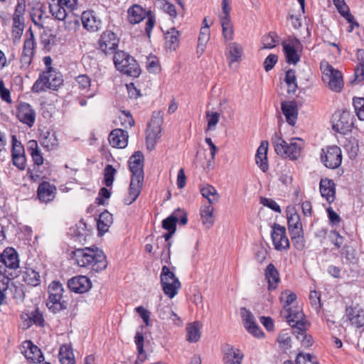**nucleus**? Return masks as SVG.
<instances>
[{"label": "nucleus", "mask_w": 364, "mask_h": 364, "mask_svg": "<svg viewBox=\"0 0 364 364\" xmlns=\"http://www.w3.org/2000/svg\"><path fill=\"white\" fill-rule=\"evenodd\" d=\"M63 80L60 73L57 72L53 68L40 74L38 78L32 86L33 92H41L47 89L57 90L63 84Z\"/></svg>", "instance_id": "7ed1b4c3"}, {"label": "nucleus", "mask_w": 364, "mask_h": 364, "mask_svg": "<svg viewBox=\"0 0 364 364\" xmlns=\"http://www.w3.org/2000/svg\"><path fill=\"white\" fill-rule=\"evenodd\" d=\"M160 279L164 294L170 299L173 298L181 288V282L178 279L166 266L162 267Z\"/></svg>", "instance_id": "423d86ee"}, {"label": "nucleus", "mask_w": 364, "mask_h": 364, "mask_svg": "<svg viewBox=\"0 0 364 364\" xmlns=\"http://www.w3.org/2000/svg\"><path fill=\"white\" fill-rule=\"evenodd\" d=\"M200 192L203 198L207 199L209 205H214L219 202L220 195L215 188L208 183L200 186Z\"/></svg>", "instance_id": "473e14b6"}, {"label": "nucleus", "mask_w": 364, "mask_h": 364, "mask_svg": "<svg viewBox=\"0 0 364 364\" xmlns=\"http://www.w3.org/2000/svg\"><path fill=\"white\" fill-rule=\"evenodd\" d=\"M321 68L323 70V80L328 84L331 90L335 92H340L343 86V81L341 73L335 70L332 65L327 62L321 63Z\"/></svg>", "instance_id": "1a4fd4ad"}, {"label": "nucleus", "mask_w": 364, "mask_h": 364, "mask_svg": "<svg viewBox=\"0 0 364 364\" xmlns=\"http://www.w3.org/2000/svg\"><path fill=\"white\" fill-rule=\"evenodd\" d=\"M240 314L242 316L244 326L247 331L255 337L259 338L263 333L257 324L255 317L252 312L245 307L240 309Z\"/></svg>", "instance_id": "a211bd4d"}, {"label": "nucleus", "mask_w": 364, "mask_h": 364, "mask_svg": "<svg viewBox=\"0 0 364 364\" xmlns=\"http://www.w3.org/2000/svg\"><path fill=\"white\" fill-rule=\"evenodd\" d=\"M114 63L117 70L130 77H137L141 73V69L136 60L124 51L115 52Z\"/></svg>", "instance_id": "20e7f679"}, {"label": "nucleus", "mask_w": 364, "mask_h": 364, "mask_svg": "<svg viewBox=\"0 0 364 364\" xmlns=\"http://www.w3.org/2000/svg\"><path fill=\"white\" fill-rule=\"evenodd\" d=\"M227 58L230 63L239 62L241 60L243 54V47L236 42L230 43L227 45Z\"/></svg>", "instance_id": "f704fd0d"}, {"label": "nucleus", "mask_w": 364, "mask_h": 364, "mask_svg": "<svg viewBox=\"0 0 364 364\" xmlns=\"http://www.w3.org/2000/svg\"><path fill=\"white\" fill-rule=\"evenodd\" d=\"M296 364H318L316 357L309 353H300L296 358Z\"/></svg>", "instance_id": "5fc2aeb1"}, {"label": "nucleus", "mask_w": 364, "mask_h": 364, "mask_svg": "<svg viewBox=\"0 0 364 364\" xmlns=\"http://www.w3.org/2000/svg\"><path fill=\"white\" fill-rule=\"evenodd\" d=\"M213 205H203L200 208V217L203 223L207 228L213 226Z\"/></svg>", "instance_id": "58836bf2"}, {"label": "nucleus", "mask_w": 364, "mask_h": 364, "mask_svg": "<svg viewBox=\"0 0 364 364\" xmlns=\"http://www.w3.org/2000/svg\"><path fill=\"white\" fill-rule=\"evenodd\" d=\"M119 39L112 31L104 32L98 41L99 49L105 54H110L118 47Z\"/></svg>", "instance_id": "f3484780"}, {"label": "nucleus", "mask_w": 364, "mask_h": 364, "mask_svg": "<svg viewBox=\"0 0 364 364\" xmlns=\"http://www.w3.org/2000/svg\"><path fill=\"white\" fill-rule=\"evenodd\" d=\"M320 193L323 198L331 203L335 200L336 188L335 183L332 180L322 178L320 181Z\"/></svg>", "instance_id": "c756f323"}, {"label": "nucleus", "mask_w": 364, "mask_h": 364, "mask_svg": "<svg viewBox=\"0 0 364 364\" xmlns=\"http://www.w3.org/2000/svg\"><path fill=\"white\" fill-rule=\"evenodd\" d=\"M112 215L107 211L103 212L100 215L97 220V228L100 233L108 231L109 228L112 224Z\"/></svg>", "instance_id": "a19ab883"}, {"label": "nucleus", "mask_w": 364, "mask_h": 364, "mask_svg": "<svg viewBox=\"0 0 364 364\" xmlns=\"http://www.w3.org/2000/svg\"><path fill=\"white\" fill-rule=\"evenodd\" d=\"M146 68L149 73H155L159 70V60L156 56L149 55L146 57Z\"/></svg>", "instance_id": "052dcab7"}, {"label": "nucleus", "mask_w": 364, "mask_h": 364, "mask_svg": "<svg viewBox=\"0 0 364 364\" xmlns=\"http://www.w3.org/2000/svg\"><path fill=\"white\" fill-rule=\"evenodd\" d=\"M48 299L47 306L56 313L66 308L65 302L62 301L64 291L63 285L59 282H53L48 286Z\"/></svg>", "instance_id": "0eeeda50"}, {"label": "nucleus", "mask_w": 364, "mask_h": 364, "mask_svg": "<svg viewBox=\"0 0 364 364\" xmlns=\"http://www.w3.org/2000/svg\"><path fill=\"white\" fill-rule=\"evenodd\" d=\"M166 46L175 50L179 46L180 32L176 28H171L164 33Z\"/></svg>", "instance_id": "c9c22d12"}, {"label": "nucleus", "mask_w": 364, "mask_h": 364, "mask_svg": "<svg viewBox=\"0 0 364 364\" xmlns=\"http://www.w3.org/2000/svg\"><path fill=\"white\" fill-rule=\"evenodd\" d=\"M17 109V117L19 121L29 127H33L36 120V112L32 106L28 103L21 102Z\"/></svg>", "instance_id": "6ab92c4d"}, {"label": "nucleus", "mask_w": 364, "mask_h": 364, "mask_svg": "<svg viewBox=\"0 0 364 364\" xmlns=\"http://www.w3.org/2000/svg\"><path fill=\"white\" fill-rule=\"evenodd\" d=\"M56 188L47 181H43L38 186L37 195L39 200L44 203L52 201L55 196Z\"/></svg>", "instance_id": "bb28decb"}, {"label": "nucleus", "mask_w": 364, "mask_h": 364, "mask_svg": "<svg viewBox=\"0 0 364 364\" xmlns=\"http://www.w3.org/2000/svg\"><path fill=\"white\" fill-rule=\"evenodd\" d=\"M294 246L298 250H302L305 247V240L304 238V231L296 232V234H289Z\"/></svg>", "instance_id": "6e6d98bb"}, {"label": "nucleus", "mask_w": 364, "mask_h": 364, "mask_svg": "<svg viewBox=\"0 0 364 364\" xmlns=\"http://www.w3.org/2000/svg\"><path fill=\"white\" fill-rule=\"evenodd\" d=\"M206 117L208 121L207 129L214 130L220 119V114L218 112H206Z\"/></svg>", "instance_id": "bf43d9fd"}, {"label": "nucleus", "mask_w": 364, "mask_h": 364, "mask_svg": "<svg viewBox=\"0 0 364 364\" xmlns=\"http://www.w3.org/2000/svg\"><path fill=\"white\" fill-rule=\"evenodd\" d=\"M287 321L289 326L292 327V332L294 330L307 328L308 324L304 321V314L299 308L287 309Z\"/></svg>", "instance_id": "dca6fc26"}, {"label": "nucleus", "mask_w": 364, "mask_h": 364, "mask_svg": "<svg viewBox=\"0 0 364 364\" xmlns=\"http://www.w3.org/2000/svg\"><path fill=\"white\" fill-rule=\"evenodd\" d=\"M287 223L289 234H296L304 231L300 215L294 210H288Z\"/></svg>", "instance_id": "7c9ffc66"}, {"label": "nucleus", "mask_w": 364, "mask_h": 364, "mask_svg": "<svg viewBox=\"0 0 364 364\" xmlns=\"http://www.w3.org/2000/svg\"><path fill=\"white\" fill-rule=\"evenodd\" d=\"M128 132L122 129H115L109 135V142L113 147L123 149L128 144Z\"/></svg>", "instance_id": "393cba45"}, {"label": "nucleus", "mask_w": 364, "mask_h": 364, "mask_svg": "<svg viewBox=\"0 0 364 364\" xmlns=\"http://www.w3.org/2000/svg\"><path fill=\"white\" fill-rule=\"evenodd\" d=\"M243 358L244 354L240 349L230 346L224 355V364H241Z\"/></svg>", "instance_id": "72a5a7b5"}, {"label": "nucleus", "mask_w": 364, "mask_h": 364, "mask_svg": "<svg viewBox=\"0 0 364 364\" xmlns=\"http://www.w3.org/2000/svg\"><path fill=\"white\" fill-rule=\"evenodd\" d=\"M277 38V34L272 32L263 36L261 39V49H272L276 47L278 41Z\"/></svg>", "instance_id": "de8ad7c7"}, {"label": "nucleus", "mask_w": 364, "mask_h": 364, "mask_svg": "<svg viewBox=\"0 0 364 364\" xmlns=\"http://www.w3.org/2000/svg\"><path fill=\"white\" fill-rule=\"evenodd\" d=\"M333 129L340 134H346L351 131L353 125V117L348 111H337L332 118Z\"/></svg>", "instance_id": "9b49d317"}, {"label": "nucleus", "mask_w": 364, "mask_h": 364, "mask_svg": "<svg viewBox=\"0 0 364 364\" xmlns=\"http://www.w3.org/2000/svg\"><path fill=\"white\" fill-rule=\"evenodd\" d=\"M25 4L23 2L18 1L14 14L13 20L24 21Z\"/></svg>", "instance_id": "69168bd1"}, {"label": "nucleus", "mask_w": 364, "mask_h": 364, "mask_svg": "<svg viewBox=\"0 0 364 364\" xmlns=\"http://www.w3.org/2000/svg\"><path fill=\"white\" fill-rule=\"evenodd\" d=\"M127 14L128 21L131 24L139 23L146 17L147 18L145 31L148 37H150L152 29L154 28L156 23L154 14L151 11L144 10L141 6L138 4H134L131 6L128 9Z\"/></svg>", "instance_id": "39448f33"}, {"label": "nucleus", "mask_w": 364, "mask_h": 364, "mask_svg": "<svg viewBox=\"0 0 364 364\" xmlns=\"http://www.w3.org/2000/svg\"><path fill=\"white\" fill-rule=\"evenodd\" d=\"M24 29V21L13 20L12 38L14 43H18Z\"/></svg>", "instance_id": "8fccbe9b"}, {"label": "nucleus", "mask_w": 364, "mask_h": 364, "mask_svg": "<svg viewBox=\"0 0 364 364\" xmlns=\"http://www.w3.org/2000/svg\"><path fill=\"white\" fill-rule=\"evenodd\" d=\"M116 170L112 165H107L104 170V183L107 186L112 185Z\"/></svg>", "instance_id": "4d7b16f0"}, {"label": "nucleus", "mask_w": 364, "mask_h": 364, "mask_svg": "<svg viewBox=\"0 0 364 364\" xmlns=\"http://www.w3.org/2000/svg\"><path fill=\"white\" fill-rule=\"evenodd\" d=\"M144 178L140 177L131 178L129 193L124 200L126 205H130L137 199L142 189Z\"/></svg>", "instance_id": "5701e85b"}, {"label": "nucleus", "mask_w": 364, "mask_h": 364, "mask_svg": "<svg viewBox=\"0 0 364 364\" xmlns=\"http://www.w3.org/2000/svg\"><path fill=\"white\" fill-rule=\"evenodd\" d=\"M264 276L268 282V289L269 291L275 289L278 286L280 279L279 272L272 263L267 265L264 272Z\"/></svg>", "instance_id": "2f4dec72"}, {"label": "nucleus", "mask_w": 364, "mask_h": 364, "mask_svg": "<svg viewBox=\"0 0 364 364\" xmlns=\"http://www.w3.org/2000/svg\"><path fill=\"white\" fill-rule=\"evenodd\" d=\"M307 328L294 330L292 333L296 335L298 340L301 342V344L304 347H309L313 343L312 337L310 335L306 333Z\"/></svg>", "instance_id": "3c124183"}, {"label": "nucleus", "mask_w": 364, "mask_h": 364, "mask_svg": "<svg viewBox=\"0 0 364 364\" xmlns=\"http://www.w3.org/2000/svg\"><path fill=\"white\" fill-rule=\"evenodd\" d=\"M272 228L271 237L275 250L283 251L289 249V241L287 237L286 228L277 223H274Z\"/></svg>", "instance_id": "4468645a"}, {"label": "nucleus", "mask_w": 364, "mask_h": 364, "mask_svg": "<svg viewBox=\"0 0 364 364\" xmlns=\"http://www.w3.org/2000/svg\"><path fill=\"white\" fill-rule=\"evenodd\" d=\"M59 360L61 364H74L75 358L72 348L68 345H63L59 350Z\"/></svg>", "instance_id": "79ce46f5"}, {"label": "nucleus", "mask_w": 364, "mask_h": 364, "mask_svg": "<svg viewBox=\"0 0 364 364\" xmlns=\"http://www.w3.org/2000/svg\"><path fill=\"white\" fill-rule=\"evenodd\" d=\"M161 120L159 119H153L148 124L146 130V141L148 149L153 150L157 140L161 137Z\"/></svg>", "instance_id": "2eb2a0df"}, {"label": "nucleus", "mask_w": 364, "mask_h": 364, "mask_svg": "<svg viewBox=\"0 0 364 364\" xmlns=\"http://www.w3.org/2000/svg\"><path fill=\"white\" fill-rule=\"evenodd\" d=\"M68 287L71 291L82 294L87 291L92 284L86 276H77L68 280Z\"/></svg>", "instance_id": "4be33fe9"}, {"label": "nucleus", "mask_w": 364, "mask_h": 364, "mask_svg": "<svg viewBox=\"0 0 364 364\" xmlns=\"http://www.w3.org/2000/svg\"><path fill=\"white\" fill-rule=\"evenodd\" d=\"M346 149L350 155V157H355L359 151L358 141L355 138L350 136L344 145Z\"/></svg>", "instance_id": "864d4df0"}, {"label": "nucleus", "mask_w": 364, "mask_h": 364, "mask_svg": "<svg viewBox=\"0 0 364 364\" xmlns=\"http://www.w3.org/2000/svg\"><path fill=\"white\" fill-rule=\"evenodd\" d=\"M222 26L223 36L227 41H231L234 38V30L231 19L220 20Z\"/></svg>", "instance_id": "09e8293b"}, {"label": "nucleus", "mask_w": 364, "mask_h": 364, "mask_svg": "<svg viewBox=\"0 0 364 364\" xmlns=\"http://www.w3.org/2000/svg\"><path fill=\"white\" fill-rule=\"evenodd\" d=\"M144 156L142 152L135 151L129 159V168L132 172V177L144 178Z\"/></svg>", "instance_id": "aec40b11"}, {"label": "nucleus", "mask_w": 364, "mask_h": 364, "mask_svg": "<svg viewBox=\"0 0 364 364\" xmlns=\"http://www.w3.org/2000/svg\"><path fill=\"white\" fill-rule=\"evenodd\" d=\"M81 21L83 27L88 31H97L101 26V21L93 11H84L82 14Z\"/></svg>", "instance_id": "a878e982"}, {"label": "nucleus", "mask_w": 364, "mask_h": 364, "mask_svg": "<svg viewBox=\"0 0 364 364\" xmlns=\"http://www.w3.org/2000/svg\"><path fill=\"white\" fill-rule=\"evenodd\" d=\"M1 260L9 269H16L19 267L18 254L12 247H7L4 250L1 255Z\"/></svg>", "instance_id": "c85d7f7f"}, {"label": "nucleus", "mask_w": 364, "mask_h": 364, "mask_svg": "<svg viewBox=\"0 0 364 364\" xmlns=\"http://www.w3.org/2000/svg\"><path fill=\"white\" fill-rule=\"evenodd\" d=\"M281 109L288 124L294 126L298 117L297 103L294 100L283 101L281 104Z\"/></svg>", "instance_id": "b1692460"}, {"label": "nucleus", "mask_w": 364, "mask_h": 364, "mask_svg": "<svg viewBox=\"0 0 364 364\" xmlns=\"http://www.w3.org/2000/svg\"><path fill=\"white\" fill-rule=\"evenodd\" d=\"M21 353L27 360L32 363H39L43 358L41 349L34 345L31 341H25L21 347Z\"/></svg>", "instance_id": "412c9836"}, {"label": "nucleus", "mask_w": 364, "mask_h": 364, "mask_svg": "<svg viewBox=\"0 0 364 364\" xmlns=\"http://www.w3.org/2000/svg\"><path fill=\"white\" fill-rule=\"evenodd\" d=\"M36 48V42L31 28H29L25 35L23 50L20 58L22 68H28L31 64Z\"/></svg>", "instance_id": "9d476101"}, {"label": "nucleus", "mask_w": 364, "mask_h": 364, "mask_svg": "<svg viewBox=\"0 0 364 364\" xmlns=\"http://www.w3.org/2000/svg\"><path fill=\"white\" fill-rule=\"evenodd\" d=\"M28 151L31 154L35 164L38 166L43 164V158L36 141L31 140L28 142Z\"/></svg>", "instance_id": "ea45409f"}, {"label": "nucleus", "mask_w": 364, "mask_h": 364, "mask_svg": "<svg viewBox=\"0 0 364 364\" xmlns=\"http://www.w3.org/2000/svg\"><path fill=\"white\" fill-rule=\"evenodd\" d=\"M268 141H262L257 150L255 162L262 172H266L269 168L267 161Z\"/></svg>", "instance_id": "cd10ccee"}, {"label": "nucleus", "mask_w": 364, "mask_h": 364, "mask_svg": "<svg viewBox=\"0 0 364 364\" xmlns=\"http://www.w3.org/2000/svg\"><path fill=\"white\" fill-rule=\"evenodd\" d=\"M55 37L51 33L44 31L41 35L40 43L43 49L50 50V46L54 43Z\"/></svg>", "instance_id": "13d9d810"}, {"label": "nucleus", "mask_w": 364, "mask_h": 364, "mask_svg": "<svg viewBox=\"0 0 364 364\" xmlns=\"http://www.w3.org/2000/svg\"><path fill=\"white\" fill-rule=\"evenodd\" d=\"M348 317L351 323L359 328L364 324V311L353 309H347Z\"/></svg>", "instance_id": "c03bdc74"}, {"label": "nucleus", "mask_w": 364, "mask_h": 364, "mask_svg": "<svg viewBox=\"0 0 364 364\" xmlns=\"http://www.w3.org/2000/svg\"><path fill=\"white\" fill-rule=\"evenodd\" d=\"M286 60L289 64L296 65L300 60L303 46L296 38H290L282 44Z\"/></svg>", "instance_id": "ddd939ff"}, {"label": "nucleus", "mask_w": 364, "mask_h": 364, "mask_svg": "<svg viewBox=\"0 0 364 364\" xmlns=\"http://www.w3.org/2000/svg\"><path fill=\"white\" fill-rule=\"evenodd\" d=\"M201 323L198 321L187 324L186 332L188 341L191 343H196L200 339L201 336Z\"/></svg>", "instance_id": "4c0bfd02"}, {"label": "nucleus", "mask_w": 364, "mask_h": 364, "mask_svg": "<svg viewBox=\"0 0 364 364\" xmlns=\"http://www.w3.org/2000/svg\"><path fill=\"white\" fill-rule=\"evenodd\" d=\"M272 143L278 155L291 160H296L299 157L304 146V141L300 138H293L287 143L277 133L272 136Z\"/></svg>", "instance_id": "f03ea898"}, {"label": "nucleus", "mask_w": 364, "mask_h": 364, "mask_svg": "<svg viewBox=\"0 0 364 364\" xmlns=\"http://www.w3.org/2000/svg\"><path fill=\"white\" fill-rule=\"evenodd\" d=\"M77 0H49L51 15L58 21H64L77 6Z\"/></svg>", "instance_id": "6e6552de"}, {"label": "nucleus", "mask_w": 364, "mask_h": 364, "mask_svg": "<svg viewBox=\"0 0 364 364\" xmlns=\"http://www.w3.org/2000/svg\"><path fill=\"white\" fill-rule=\"evenodd\" d=\"M278 61V57L275 54H269L264 61V67L267 72L271 70Z\"/></svg>", "instance_id": "774afa93"}, {"label": "nucleus", "mask_w": 364, "mask_h": 364, "mask_svg": "<svg viewBox=\"0 0 364 364\" xmlns=\"http://www.w3.org/2000/svg\"><path fill=\"white\" fill-rule=\"evenodd\" d=\"M24 281L30 285L36 287L40 283V275L39 273L33 270L29 269L25 272L23 277Z\"/></svg>", "instance_id": "603ef678"}, {"label": "nucleus", "mask_w": 364, "mask_h": 364, "mask_svg": "<svg viewBox=\"0 0 364 364\" xmlns=\"http://www.w3.org/2000/svg\"><path fill=\"white\" fill-rule=\"evenodd\" d=\"M321 160L324 166L328 168L335 169L342 162L341 149L337 146H328L322 149Z\"/></svg>", "instance_id": "f8f14e48"}, {"label": "nucleus", "mask_w": 364, "mask_h": 364, "mask_svg": "<svg viewBox=\"0 0 364 364\" xmlns=\"http://www.w3.org/2000/svg\"><path fill=\"white\" fill-rule=\"evenodd\" d=\"M277 341L285 350L291 348V337L288 333L282 332L279 334Z\"/></svg>", "instance_id": "0e129e2a"}, {"label": "nucleus", "mask_w": 364, "mask_h": 364, "mask_svg": "<svg viewBox=\"0 0 364 364\" xmlns=\"http://www.w3.org/2000/svg\"><path fill=\"white\" fill-rule=\"evenodd\" d=\"M284 81L287 85V92L294 94L297 90L296 77L295 70L290 69L286 72Z\"/></svg>", "instance_id": "a18cd8bd"}, {"label": "nucleus", "mask_w": 364, "mask_h": 364, "mask_svg": "<svg viewBox=\"0 0 364 364\" xmlns=\"http://www.w3.org/2000/svg\"><path fill=\"white\" fill-rule=\"evenodd\" d=\"M40 141L44 149L48 151L55 149L58 146V140L54 132H46L41 134Z\"/></svg>", "instance_id": "e433bc0d"}, {"label": "nucleus", "mask_w": 364, "mask_h": 364, "mask_svg": "<svg viewBox=\"0 0 364 364\" xmlns=\"http://www.w3.org/2000/svg\"><path fill=\"white\" fill-rule=\"evenodd\" d=\"M181 213L180 209L176 210L171 215L162 221V227L168 231L176 232V223L178 221L179 214Z\"/></svg>", "instance_id": "37998d69"}, {"label": "nucleus", "mask_w": 364, "mask_h": 364, "mask_svg": "<svg viewBox=\"0 0 364 364\" xmlns=\"http://www.w3.org/2000/svg\"><path fill=\"white\" fill-rule=\"evenodd\" d=\"M71 257L78 267L94 272H101L107 267L105 255L96 247L76 249L72 252Z\"/></svg>", "instance_id": "f257e3e1"}, {"label": "nucleus", "mask_w": 364, "mask_h": 364, "mask_svg": "<svg viewBox=\"0 0 364 364\" xmlns=\"http://www.w3.org/2000/svg\"><path fill=\"white\" fill-rule=\"evenodd\" d=\"M173 310L169 305L162 306L159 305L157 309V314L159 318L162 320L171 318Z\"/></svg>", "instance_id": "680f3d73"}, {"label": "nucleus", "mask_w": 364, "mask_h": 364, "mask_svg": "<svg viewBox=\"0 0 364 364\" xmlns=\"http://www.w3.org/2000/svg\"><path fill=\"white\" fill-rule=\"evenodd\" d=\"M208 28V25H205L203 28H202L198 37V48L200 46L204 47L205 43L209 40L210 33Z\"/></svg>", "instance_id": "338daca9"}, {"label": "nucleus", "mask_w": 364, "mask_h": 364, "mask_svg": "<svg viewBox=\"0 0 364 364\" xmlns=\"http://www.w3.org/2000/svg\"><path fill=\"white\" fill-rule=\"evenodd\" d=\"M359 65L355 70V80L361 82L364 80V49H360L357 52Z\"/></svg>", "instance_id": "49530a36"}, {"label": "nucleus", "mask_w": 364, "mask_h": 364, "mask_svg": "<svg viewBox=\"0 0 364 364\" xmlns=\"http://www.w3.org/2000/svg\"><path fill=\"white\" fill-rule=\"evenodd\" d=\"M230 11H231V6L230 4L229 0H223L222 1V13L219 16V19L220 20L231 19L230 18Z\"/></svg>", "instance_id": "e2e57ef3"}]
</instances>
